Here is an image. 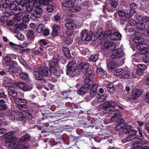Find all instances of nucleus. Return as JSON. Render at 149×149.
<instances>
[{"instance_id": "1", "label": "nucleus", "mask_w": 149, "mask_h": 149, "mask_svg": "<svg viewBox=\"0 0 149 149\" xmlns=\"http://www.w3.org/2000/svg\"><path fill=\"white\" fill-rule=\"evenodd\" d=\"M88 64L85 63H80L78 67V70L79 72H84L87 70L84 76V81L85 83H88L91 81L94 77V75L92 73V70L88 68Z\"/></svg>"}, {"instance_id": "2", "label": "nucleus", "mask_w": 149, "mask_h": 149, "mask_svg": "<svg viewBox=\"0 0 149 149\" xmlns=\"http://www.w3.org/2000/svg\"><path fill=\"white\" fill-rule=\"evenodd\" d=\"M102 108L104 109L103 112L104 113H106L110 112H112V111H114L115 113H116L117 115L120 114V117L121 115L119 113L120 111L119 110L118 108L122 110L124 109L123 107L118 105L114 102H105L103 104Z\"/></svg>"}, {"instance_id": "3", "label": "nucleus", "mask_w": 149, "mask_h": 149, "mask_svg": "<svg viewBox=\"0 0 149 149\" xmlns=\"http://www.w3.org/2000/svg\"><path fill=\"white\" fill-rule=\"evenodd\" d=\"M11 140H6V142L10 149H27L29 146L27 143L21 144L19 143L14 142L16 139L15 137H10Z\"/></svg>"}, {"instance_id": "4", "label": "nucleus", "mask_w": 149, "mask_h": 149, "mask_svg": "<svg viewBox=\"0 0 149 149\" xmlns=\"http://www.w3.org/2000/svg\"><path fill=\"white\" fill-rule=\"evenodd\" d=\"M134 51L139 50V53L141 55L149 54V47L143 43H139L135 45Z\"/></svg>"}, {"instance_id": "5", "label": "nucleus", "mask_w": 149, "mask_h": 149, "mask_svg": "<svg viewBox=\"0 0 149 149\" xmlns=\"http://www.w3.org/2000/svg\"><path fill=\"white\" fill-rule=\"evenodd\" d=\"M8 116L9 119L12 121H14L15 118L18 121H22L24 119V116L22 112L18 110L10 113Z\"/></svg>"}, {"instance_id": "6", "label": "nucleus", "mask_w": 149, "mask_h": 149, "mask_svg": "<svg viewBox=\"0 0 149 149\" xmlns=\"http://www.w3.org/2000/svg\"><path fill=\"white\" fill-rule=\"evenodd\" d=\"M124 56V53L121 48H119L116 50H113L112 53V58H116L118 60L123 59Z\"/></svg>"}, {"instance_id": "7", "label": "nucleus", "mask_w": 149, "mask_h": 149, "mask_svg": "<svg viewBox=\"0 0 149 149\" xmlns=\"http://www.w3.org/2000/svg\"><path fill=\"white\" fill-rule=\"evenodd\" d=\"M13 84L18 86L20 89L24 91H30L33 88L32 85H30L28 86L27 84L21 82H14Z\"/></svg>"}, {"instance_id": "8", "label": "nucleus", "mask_w": 149, "mask_h": 149, "mask_svg": "<svg viewBox=\"0 0 149 149\" xmlns=\"http://www.w3.org/2000/svg\"><path fill=\"white\" fill-rule=\"evenodd\" d=\"M92 32L88 31L85 29L82 31L81 34V38L82 41H89L92 38Z\"/></svg>"}, {"instance_id": "9", "label": "nucleus", "mask_w": 149, "mask_h": 149, "mask_svg": "<svg viewBox=\"0 0 149 149\" xmlns=\"http://www.w3.org/2000/svg\"><path fill=\"white\" fill-rule=\"evenodd\" d=\"M77 69V65L73 61L70 62L67 66V74L68 75H71L74 73Z\"/></svg>"}, {"instance_id": "10", "label": "nucleus", "mask_w": 149, "mask_h": 149, "mask_svg": "<svg viewBox=\"0 0 149 149\" xmlns=\"http://www.w3.org/2000/svg\"><path fill=\"white\" fill-rule=\"evenodd\" d=\"M132 147L130 149H139L142 146L143 143L139 139H134L132 141Z\"/></svg>"}, {"instance_id": "11", "label": "nucleus", "mask_w": 149, "mask_h": 149, "mask_svg": "<svg viewBox=\"0 0 149 149\" xmlns=\"http://www.w3.org/2000/svg\"><path fill=\"white\" fill-rule=\"evenodd\" d=\"M110 114H113L114 116H113L112 118L110 120H104V123L105 124H107L111 123L113 122V120L116 121L118 120L117 118L120 117V114L117 115L116 113H115L114 111H112V112H111Z\"/></svg>"}, {"instance_id": "12", "label": "nucleus", "mask_w": 149, "mask_h": 149, "mask_svg": "<svg viewBox=\"0 0 149 149\" xmlns=\"http://www.w3.org/2000/svg\"><path fill=\"white\" fill-rule=\"evenodd\" d=\"M39 71L41 73L43 77H49L50 76V72L49 69L45 67H41L39 69Z\"/></svg>"}, {"instance_id": "13", "label": "nucleus", "mask_w": 149, "mask_h": 149, "mask_svg": "<svg viewBox=\"0 0 149 149\" xmlns=\"http://www.w3.org/2000/svg\"><path fill=\"white\" fill-rule=\"evenodd\" d=\"M116 47L115 43L111 41H106L105 44L104 48L109 51H112L115 49Z\"/></svg>"}, {"instance_id": "14", "label": "nucleus", "mask_w": 149, "mask_h": 149, "mask_svg": "<svg viewBox=\"0 0 149 149\" xmlns=\"http://www.w3.org/2000/svg\"><path fill=\"white\" fill-rule=\"evenodd\" d=\"M6 4H9V8L11 10H13V12L16 11L18 7L16 6V2H15V0H6Z\"/></svg>"}, {"instance_id": "15", "label": "nucleus", "mask_w": 149, "mask_h": 149, "mask_svg": "<svg viewBox=\"0 0 149 149\" xmlns=\"http://www.w3.org/2000/svg\"><path fill=\"white\" fill-rule=\"evenodd\" d=\"M120 118H117L118 120L116 121V126L115 127L116 130L119 131L122 129L123 127L125 126V123L123 122V119H119Z\"/></svg>"}, {"instance_id": "16", "label": "nucleus", "mask_w": 149, "mask_h": 149, "mask_svg": "<svg viewBox=\"0 0 149 149\" xmlns=\"http://www.w3.org/2000/svg\"><path fill=\"white\" fill-rule=\"evenodd\" d=\"M75 2V0H68L63 2L62 5L64 7L69 8L70 10V9L74 6Z\"/></svg>"}, {"instance_id": "17", "label": "nucleus", "mask_w": 149, "mask_h": 149, "mask_svg": "<svg viewBox=\"0 0 149 149\" xmlns=\"http://www.w3.org/2000/svg\"><path fill=\"white\" fill-rule=\"evenodd\" d=\"M5 64L7 65L14 66L17 63L11 59L9 56H5L4 59Z\"/></svg>"}, {"instance_id": "18", "label": "nucleus", "mask_w": 149, "mask_h": 149, "mask_svg": "<svg viewBox=\"0 0 149 149\" xmlns=\"http://www.w3.org/2000/svg\"><path fill=\"white\" fill-rule=\"evenodd\" d=\"M137 35L138 36H136L133 39V42H135L133 44L134 47H133L132 48L133 50H134L135 45L139 43H143L142 42L144 40L142 38L140 37L141 34L140 33H138Z\"/></svg>"}, {"instance_id": "19", "label": "nucleus", "mask_w": 149, "mask_h": 149, "mask_svg": "<svg viewBox=\"0 0 149 149\" xmlns=\"http://www.w3.org/2000/svg\"><path fill=\"white\" fill-rule=\"evenodd\" d=\"M23 15L22 11H20L18 13H16L15 17L13 18L14 22H20L22 19V16Z\"/></svg>"}, {"instance_id": "20", "label": "nucleus", "mask_w": 149, "mask_h": 149, "mask_svg": "<svg viewBox=\"0 0 149 149\" xmlns=\"http://www.w3.org/2000/svg\"><path fill=\"white\" fill-rule=\"evenodd\" d=\"M121 37V35L119 33L116 32L111 34L110 36V38L111 40H119Z\"/></svg>"}, {"instance_id": "21", "label": "nucleus", "mask_w": 149, "mask_h": 149, "mask_svg": "<svg viewBox=\"0 0 149 149\" xmlns=\"http://www.w3.org/2000/svg\"><path fill=\"white\" fill-rule=\"evenodd\" d=\"M18 5L22 7H25V6L29 5V2L28 0H15Z\"/></svg>"}, {"instance_id": "22", "label": "nucleus", "mask_w": 149, "mask_h": 149, "mask_svg": "<svg viewBox=\"0 0 149 149\" xmlns=\"http://www.w3.org/2000/svg\"><path fill=\"white\" fill-rule=\"evenodd\" d=\"M18 69L14 66H10L8 69L7 71L10 74H15L17 73L18 72Z\"/></svg>"}, {"instance_id": "23", "label": "nucleus", "mask_w": 149, "mask_h": 149, "mask_svg": "<svg viewBox=\"0 0 149 149\" xmlns=\"http://www.w3.org/2000/svg\"><path fill=\"white\" fill-rule=\"evenodd\" d=\"M142 94L141 90L137 88L135 89L132 93V95L135 98L139 97Z\"/></svg>"}, {"instance_id": "24", "label": "nucleus", "mask_w": 149, "mask_h": 149, "mask_svg": "<svg viewBox=\"0 0 149 149\" xmlns=\"http://www.w3.org/2000/svg\"><path fill=\"white\" fill-rule=\"evenodd\" d=\"M33 76L37 80H41L43 78L41 73L39 71H34L33 72Z\"/></svg>"}, {"instance_id": "25", "label": "nucleus", "mask_w": 149, "mask_h": 149, "mask_svg": "<svg viewBox=\"0 0 149 149\" xmlns=\"http://www.w3.org/2000/svg\"><path fill=\"white\" fill-rule=\"evenodd\" d=\"M43 11V10L41 8H37L34 10L35 13L33 14V16L36 17H40V14Z\"/></svg>"}, {"instance_id": "26", "label": "nucleus", "mask_w": 149, "mask_h": 149, "mask_svg": "<svg viewBox=\"0 0 149 149\" xmlns=\"http://www.w3.org/2000/svg\"><path fill=\"white\" fill-rule=\"evenodd\" d=\"M65 27L68 30H72L76 29L77 26L74 23L69 22L66 24Z\"/></svg>"}, {"instance_id": "27", "label": "nucleus", "mask_w": 149, "mask_h": 149, "mask_svg": "<svg viewBox=\"0 0 149 149\" xmlns=\"http://www.w3.org/2000/svg\"><path fill=\"white\" fill-rule=\"evenodd\" d=\"M17 93L16 91L12 89H9L8 92L9 95L14 98L17 97Z\"/></svg>"}, {"instance_id": "28", "label": "nucleus", "mask_w": 149, "mask_h": 149, "mask_svg": "<svg viewBox=\"0 0 149 149\" xmlns=\"http://www.w3.org/2000/svg\"><path fill=\"white\" fill-rule=\"evenodd\" d=\"M58 60L57 58L52 59L49 62V65L50 68L56 67L58 64Z\"/></svg>"}, {"instance_id": "29", "label": "nucleus", "mask_w": 149, "mask_h": 149, "mask_svg": "<svg viewBox=\"0 0 149 149\" xmlns=\"http://www.w3.org/2000/svg\"><path fill=\"white\" fill-rule=\"evenodd\" d=\"M121 77L122 78L124 79L129 78L130 77V72L128 70H123Z\"/></svg>"}, {"instance_id": "30", "label": "nucleus", "mask_w": 149, "mask_h": 149, "mask_svg": "<svg viewBox=\"0 0 149 149\" xmlns=\"http://www.w3.org/2000/svg\"><path fill=\"white\" fill-rule=\"evenodd\" d=\"M33 17V14L31 13H29L23 17L22 19L23 21L24 22L26 23L29 21L30 19Z\"/></svg>"}, {"instance_id": "31", "label": "nucleus", "mask_w": 149, "mask_h": 149, "mask_svg": "<svg viewBox=\"0 0 149 149\" xmlns=\"http://www.w3.org/2000/svg\"><path fill=\"white\" fill-rule=\"evenodd\" d=\"M107 66L109 70H113L116 67L117 64L114 62L111 61L107 64Z\"/></svg>"}, {"instance_id": "32", "label": "nucleus", "mask_w": 149, "mask_h": 149, "mask_svg": "<svg viewBox=\"0 0 149 149\" xmlns=\"http://www.w3.org/2000/svg\"><path fill=\"white\" fill-rule=\"evenodd\" d=\"M29 3V5L31 3L33 2L34 1L33 5V6L36 8H40V5H41V3L39 2V0H28Z\"/></svg>"}, {"instance_id": "33", "label": "nucleus", "mask_w": 149, "mask_h": 149, "mask_svg": "<svg viewBox=\"0 0 149 149\" xmlns=\"http://www.w3.org/2000/svg\"><path fill=\"white\" fill-rule=\"evenodd\" d=\"M22 112V113L23 114L24 118H25L26 119L29 120H30L32 119V116L30 113L25 111Z\"/></svg>"}, {"instance_id": "34", "label": "nucleus", "mask_w": 149, "mask_h": 149, "mask_svg": "<svg viewBox=\"0 0 149 149\" xmlns=\"http://www.w3.org/2000/svg\"><path fill=\"white\" fill-rule=\"evenodd\" d=\"M30 138V136L28 134H26L22 136L19 140V142H23L29 141Z\"/></svg>"}, {"instance_id": "35", "label": "nucleus", "mask_w": 149, "mask_h": 149, "mask_svg": "<svg viewBox=\"0 0 149 149\" xmlns=\"http://www.w3.org/2000/svg\"><path fill=\"white\" fill-rule=\"evenodd\" d=\"M137 29L139 30H143L145 28V24L142 22L137 23L136 25Z\"/></svg>"}, {"instance_id": "36", "label": "nucleus", "mask_w": 149, "mask_h": 149, "mask_svg": "<svg viewBox=\"0 0 149 149\" xmlns=\"http://www.w3.org/2000/svg\"><path fill=\"white\" fill-rule=\"evenodd\" d=\"M81 9V7L80 6H74L72 7L71 9H70V11L71 12H76L80 11Z\"/></svg>"}, {"instance_id": "37", "label": "nucleus", "mask_w": 149, "mask_h": 149, "mask_svg": "<svg viewBox=\"0 0 149 149\" xmlns=\"http://www.w3.org/2000/svg\"><path fill=\"white\" fill-rule=\"evenodd\" d=\"M96 72L98 74H100L102 76H106L107 74V72L104 71L103 69L100 68H98L96 70Z\"/></svg>"}, {"instance_id": "38", "label": "nucleus", "mask_w": 149, "mask_h": 149, "mask_svg": "<svg viewBox=\"0 0 149 149\" xmlns=\"http://www.w3.org/2000/svg\"><path fill=\"white\" fill-rule=\"evenodd\" d=\"M65 55L67 57L70 56V52L68 48L65 47H64L63 49Z\"/></svg>"}, {"instance_id": "39", "label": "nucleus", "mask_w": 149, "mask_h": 149, "mask_svg": "<svg viewBox=\"0 0 149 149\" xmlns=\"http://www.w3.org/2000/svg\"><path fill=\"white\" fill-rule=\"evenodd\" d=\"M107 88L109 91L111 93L113 92L115 90L112 83L108 84L107 86Z\"/></svg>"}, {"instance_id": "40", "label": "nucleus", "mask_w": 149, "mask_h": 149, "mask_svg": "<svg viewBox=\"0 0 149 149\" xmlns=\"http://www.w3.org/2000/svg\"><path fill=\"white\" fill-rule=\"evenodd\" d=\"M98 57V55L96 54L95 55L91 56L89 58V60L90 61L95 62L97 60Z\"/></svg>"}, {"instance_id": "41", "label": "nucleus", "mask_w": 149, "mask_h": 149, "mask_svg": "<svg viewBox=\"0 0 149 149\" xmlns=\"http://www.w3.org/2000/svg\"><path fill=\"white\" fill-rule=\"evenodd\" d=\"M14 133V131L9 132L4 135V137L7 138V140L10 139V140H11V139H10L11 138L10 137H14L13 136H12Z\"/></svg>"}, {"instance_id": "42", "label": "nucleus", "mask_w": 149, "mask_h": 149, "mask_svg": "<svg viewBox=\"0 0 149 149\" xmlns=\"http://www.w3.org/2000/svg\"><path fill=\"white\" fill-rule=\"evenodd\" d=\"M25 104H22L18 105V108L21 110L23 111H24L28 109V107Z\"/></svg>"}, {"instance_id": "43", "label": "nucleus", "mask_w": 149, "mask_h": 149, "mask_svg": "<svg viewBox=\"0 0 149 149\" xmlns=\"http://www.w3.org/2000/svg\"><path fill=\"white\" fill-rule=\"evenodd\" d=\"M123 70L121 68H119L116 70L113 73L114 75L116 76H119L120 74L122 75Z\"/></svg>"}, {"instance_id": "44", "label": "nucleus", "mask_w": 149, "mask_h": 149, "mask_svg": "<svg viewBox=\"0 0 149 149\" xmlns=\"http://www.w3.org/2000/svg\"><path fill=\"white\" fill-rule=\"evenodd\" d=\"M53 1V0H39V2L41 5L46 6L49 4L50 2L52 1Z\"/></svg>"}, {"instance_id": "45", "label": "nucleus", "mask_w": 149, "mask_h": 149, "mask_svg": "<svg viewBox=\"0 0 149 149\" xmlns=\"http://www.w3.org/2000/svg\"><path fill=\"white\" fill-rule=\"evenodd\" d=\"M124 127V128L123 130V132L126 134H129V131L131 128V126L128 125L126 126H125Z\"/></svg>"}, {"instance_id": "46", "label": "nucleus", "mask_w": 149, "mask_h": 149, "mask_svg": "<svg viewBox=\"0 0 149 149\" xmlns=\"http://www.w3.org/2000/svg\"><path fill=\"white\" fill-rule=\"evenodd\" d=\"M107 96V94H104L100 96L98 98L97 101L98 102L100 103L104 101Z\"/></svg>"}, {"instance_id": "47", "label": "nucleus", "mask_w": 149, "mask_h": 149, "mask_svg": "<svg viewBox=\"0 0 149 149\" xmlns=\"http://www.w3.org/2000/svg\"><path fill=\"white\" fill-rule=\"evenodd\" d=\"M115 13L118 14V16L120 17H125L126 14V13L124 11L122 10H118Z\"/></svg>"}, {"instance_id": "48", "label": "nucleus", "mask_w": 149, "mask_h": 149, "mask_svg": "<svg viewBox=\"0 0 149 149\" xmlns=\"http://www.w3.org/2000/svg\"><path fill=\"white\" fill-rule=\"evenodd\" d=\"M19 75L20 77L24 79H27L29 77V75L25 72H22L19 73Z\"/></svg>"}, {"instance_id": "49", "label": "nucleus", "mask_w": 149, "mask_h": 149, "mask_svg": "<svg viewBox=\"0 0 149 149\" xmlns=\"http://www.w3.org/2000/svg\"><path fill=\"white\" fill-rule=\"evenodd\" d=\"M117 2L118 0H111L110 3L112 7L115 8L117 6Z\"/></svg>"}, {"instance_id": "50", "label": "nucleus", "mask_w": 149, "mask_h": 149, "mask_svg": "<svg viewBox=\"0 0 149 149\" xmlns=\"http://www.w3.org/2000/svg\"><path fill=\"white\" fill-rule=\"evenodd\" d=\"M44 28V25L43 24L38 25L36 28V31L37 32L40 33L41 32L43 29Z\"/></svg>"}, {"instance_id": "51", "label": "nucleus", "mask_w": 149, "mask_h": 149, "mask_svg": "<svg viewBox=\"0 0 149 149\" xmlns=\"http://www.w3.org/2000/svg\"><path fill=\"white\" fill-rule=\"evenodd\" d=\"M19 40H22L24 39V36L23 35L19 33H18L16 35H15Z\"/></svg>"}, {"instance_id": "52", "label": "nucleus", "mask_w": 149, "mask_h": 149, "mask_svg": "<svg viewBox=\"0 0 149 149\" xmlns=\"http://www.w3.org/2000/svg\"><path fill=\"white\" fill-rule=\"evenodd\" d=\"M128 23L130 25L132 26L136 25L137 23L135 20L133 19H129L128 21Z\"/></svg>"}, {"instance_id": "53", "label": "nucleus", "mask_w": 149, "mask_h": 149, "mask_svg": "<svg viewBox=\"0 0 149 149\" xmlns=\"http://www.w3.org/2000/svg\"><path fill=\"white\" fill-rule=\"evenodd\" d=\"M98 87V84L95 82H93L92 83V86L91 88V90L97 91V88Z\"/></svg>"}, {"instance_id": "54", "label": "nucleus", "mask_w": 149, "mask_h": 149, "mask_svg": "<svg viewBox=\"0 0 149 149\" xmlns=\"http://www.w3.org/2000/svg\"><path fill=\"white\" fill-rule=\"evenodd\" d=\"M54 9V6L52 5H49L47 7V10L48 12H51L53 11Z\"/></svg>"}, {"instance_id": "55", "label": "nucleus", "mask_w": 149, "mask_h": 149, "mask_svg": "<svg viewBox=\"0 0 149 149\" xmlns=\"http://www.w3.org/2000/svg\"><path fill=\"white\" fill-rule=\"evenodd\" d=\"M142 21L144 23L149 22V17L147 16H143Z\"/></svg>"}, {"instance_id": "56", "label": "nucleus", "mask_w": 149, "mask_h": 149, "mask_svg": "<svg viewBox=\"0 0 149 149\" xmlns=\"http://www.w3.org/2000/svg\"><path fill=\"white\" fill-rule=\"evenodd\" d=\"M56 67L50 68V74L51 73L55 75L57 72V70L56 68Z\"/></svg>"}, {"instance_id": "57", "label": "nucleus", "mask_w": 149, "mask_h": 149, "mask_svg": "<svg viewBox=\"0 0 149 149\" xmlns=\"http://www.w3.org/2000/svg\"><path fill=\"white\" fill-rule=\"evenodd\" d=\"M84 82H85L84 81ZM88 83H86V84H87L82 86V88H83V90H84L86 93L87 90L90 88V86L89 84H87Z\"/></svg>"}, {"instance_id": "58", "label": "nucleus", "mask_w": 149, "mask_h": 149, "mask_svg": "<svg viewBox=\"0 0 149 149\" xmlns=\"http://www.w3.org/2000/svg\"><path fill=\"white\" fill-rule=\"evenodd\" d=\"M34 35L33 32L29 30L28 32L27 36L28 38H31L33 37Z\"/></svg>"}, {"instance_id": "59", "label": "nucleus", "mask_w": 149, "mask_h": 149, "mask_svg": "<svg viewBox=\"0 0 149 149\" xmlns=\"http://www.w3.org/2000/svg\"><path fill=\"white\" fill-rule=\"evenodd\" d=\"M29 5L25 6H26V11L28 12H30L33 9V7L32 6H28Z\"/></svg>"}, {"instance_id": "60", "label": "nucleus", "mask_w": 149, "mask_h": 149, "mask_svg": "<svg viewBox=\"0 0 149 149\" xmlns=\"http://www.w3.org/2000/svg\"><path fill=\"white\" fill-rule=\"evenodd\" d=\"M80 52L81 54L84 55H86V52H87L88 50L86 49L85 48H80Z\"/></svg>"}, {"instance_id": "61", "label": "nucleus", "mask_w": 149, "mask_h": 149, "mask_svg": "<svg viewBox=\"0 0 149 149\" xmlns=\"http://www.w3.org/2000/svg\"><path fill=\"white\" fill-rule=\"evenodd\" d=\"M137 67L139 69L143 71L146 68V66L145 65L141 64H137Z\"/></svg>"}, {"instance_id": "62", "label": "nucleus", "mask_w": 149, "mask_h": 149, "mask_svg": "<svg viewBox=\"0 0 149 149\" xmlns=\"http://www.w3.org/2000/svg\"><path fill=\"white\" fill-rule=\"evenodd\" d=\"M96 91H96V90H94L91 89L90 92V96L92 98L95 97V94Z\"/></svg>"}, {"instance_id": "63", "label": "nucleus", "mask_w": 149, "mask_h": 149, "mask_svg": "<svg viewBox=\"0 0 149 149\" xmlns=\"http://www.w3.org/2000/svg\"><path fill=\"white\" fill-rule=\"evenodd\" d=\"M111 33V31L110 29H108L104 33V36L105 38L108 37Z\"/></svg>"}, {"instance_id": "64", "label": "nucleus", "mask_w": 149, "mask_h": 149, "mask_svg": "<svg viewBox=\"0 0 149 149\" xmlns=\"http://www.w3.org/2000/svg\"><path fill=\"white\" fill-rule=\"evenodd\" d=\"M18 58L21 63L25 67H26V63L25 61L21 57H19Z\"/></svg>"}]
</instances>
